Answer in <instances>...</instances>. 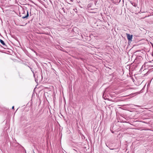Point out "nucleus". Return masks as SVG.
<instances>
[{"mask_svg": "<svg viewBox=\"0 0 153 153\" xmlns=\"http://www.w3.org/2000/svg\"><path fill=\"white\" fill-rule=\"evenodd\" d=\"M0 42L1 43L2 45L3 46V47L4 49H7V46L5 44L3 40H1V39H0Z\"/></svg>", "mask_w": 153, "mask_h": 153, "instance_id": "f257e3e1", "label": "nucleus"}, {"mask_svg": "<svg viewBox=\"0 0 153 153\" xmlns=\"http://www.w3.org/2000/svg\"><path fill=\"white\" fill-rule=\"evenodd\" d=\"M126 35L127 36V38H132V35H130L126 33Z\"/></svg>", "mask_w": 153, "mask_h": 153, "instance_id": "f03ea898", "label": "nucleus"}, {"mask_svg": "<svg viewBox=\"0 0 153 153\" xmlns=\"http://www.w3.org/2000/svg\"><path fill=\"white\" fill-rule=\"evenodd\" d=\"M29 16V13H28V12L27 11V14H26V15L25 16H23L22 17V19H25V18H27V17L28 16Z\"/></svg>", "mask_w": 153, "mask_h": 153, "instance_id": "7ed1b4c3", "label": "nucleus"}, {"mask_svg": "<svg viewBox=\"0 0 153 153\" xmlns=\"http://www.w3.org/2000/svg\"><path fill=\"white\" fill-rule=\"evenodd\" d=\"M132 39H128V43L129 44L130 43L131 41H132Z\"/></svg>", "mask_w": 153, "mask_h": 153, "instance_id": "20e7f679", "label": "nucleus"}, {"mask_svg": "<svg viewBox=\"0 0 153 153\" xmlns=\"http://www.w3.org/2000/svg\"><path fill=\"white\" fill-rule=\"evenodd\" d=\"M14 108V106H13L12 107V109H13Z\"/></svg>", "mask_w": 153, "mask_h": 153, "instance_id": "39448f33", "label": "nucleus"}, {"mask_svg": "<svg viewBox=\"0 0 153 153\" xmlns=\"http://www.w3.org/2000/svg\"><path fill=\"white\" fill-rule=\"evenodd\" d=\"M134 6H135V4H134Z\"/></svg>", "mask_w": 153, "mask_h": 153, "instance_id": "423d86ee", "label": "nucleus"}]
</instances>
